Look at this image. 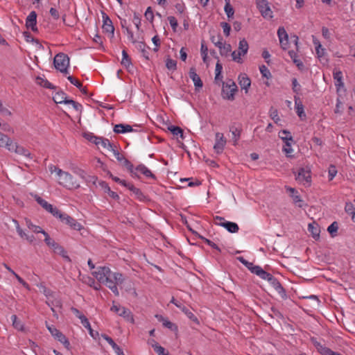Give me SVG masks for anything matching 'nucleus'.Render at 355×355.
Here are the masks:
<instances>
[{
	"label": "nucleus",
	"instance_id": "nucleus-1",
	"mask_svg": "<svg viewBox=\"0 0 355 355\" xmlns=\"http://www.w3.org/2000/svg\"><path fill=\"white\" fill-rule=\"evenodd\" d=\"M49 169L51 173H56L59 184L69 189L79 187V184L73 180V176L69 173L64 171L53 164L49 166Z\"/></svg>",
	"mask_w": 355,
	"mask_h": 355
},
{
	"label": "nucleus",
	"instance_id": "nucleus-2",
	"mask_svg": "<svg viewBox=\"0 0 355 355\" xmlns=\"http://www.w3.org/2000/svg\"><path fill=\"white\" fill-rule=\"evenodd\" d=\"M256 275L264 280H267L275 291L279 294L282 299H286L287 295L285 289L283 288L280 282L273 275L265 271L261 267L255 271Z\"/></svg>",
	"mask_w": 355,
	"mask_h": 355
},
{
	"label": "nucleus",
	"instance_id": "nucleus-3",
	"mask_svg": "<svg viewBox=\"0 0 355 355\" xmlns=\"http://www.w3.org/2000/svg\"><path fill=\"white\" fill-rule=\"evenodd\" d=\"M124 277L120 272H112L110 270L109 271V276H107L105 279V282L103 284H105L116 296H119V292L117 288L118 285H121L124 282Z\"/></svg>",
	"mask_w": 355,
	"mask_h": 355
},
{
	"label": "nucleus",
	"instance_id": "nucleus-4",
	"mask_svg": "<svg viewBox=\"0 0 355 355\" xmlns=\"http://www.w3.org/2000/svg\"><path fill=\"white\" fill-rule=\"evenodd\" d=\"M55 69L63 73H68L69 66V58L67 55L60 53L57 54L53 60Z\"/></svg>",
	"mask_w": 355,
	"mask_h": 355
},
{
	"label": "nucleus",
	"instance_id": "nucleus-5",
	"mask_svg": "<svg viewBox=\"0 0 355 355\" xmlns=\"http://www.w3.org/2000/svg\"><path fill=\"white\" fill-rule=\"evenodd\" d=\"M237 86L232 80L223 82L222 95L223 98L233 101L235 92H237Z\"/></svg>",
	"mask_w": 355,
	"mask_h": 355
},
{
	"label": "nucleus",
	"instance_id": "nucleus-6",
	"mask_svg": "<svg viewBox=\"0 0 355 355\" xmlns=\"http://www.w3.org/2000/svg\"><path fill=\"white\" fill-rule=\"evenodd\" d=\"M46 327L51 333V336L62 343L67 349H69L70 343L67 337L53 325H50L46 322Z\"/></svg>",
	"mask_w": 355,
	"mask_h": 355
},
{
	"label": "nucleus",
	"instance_id": "nucleus-7",
	"mask_svg": "<svg viewBox=\"0 0 355 355\" xmlns=\"http://www.w3.org/2000/svg\"><path fill=\"white\" fill-rule=\"evenodd\" d=\"M295 180L304 186H310L311 182L310 169L308 168H300L295 175Z\"/></svg>",
	"mask_w": 355,
	"mask_h": 355
},
{
	"label": "nucleus",
	"instance_id": "nucleus-8",
	"mask_svg": "<svg viewBox=\"0 0 355 355\" xmlns=\"http://www.w3.org/2000/svg\"><path fill=\"white\" fill-rule=\"evenodd\" d=\"M214 220L216 225L225 227L230 233H236L239 230V225L236 223L226 221L221 216H216Z\"/></svg>",
	"mask_w": 355,
	"mask_h": 355
},
{
	"label": "nucleus",
	"instance_id": "nucleus-9",
	"mask_svg": "<svg viewBox=\"0 0 355 355\" xmlns=\"http://www.w3.org/2000/svg\"><path fill=\"white\" fill-rule=\"evenodd\" d=\"M256 4L264 19H270L273 17L272 11L267 0H256Z\"/></svg>",
	"mask_w": 355,
	"mask_h": 355
},
{
	"label": "nucleus",
	"instance_id": "nucleus-10",
	"mask_svg": "<svg viewBox=\"0 0 355 355\" xmlns=\"http://www.w3.org/2000/svg\"><path fill=\"white\" fill-rule=\"evenodd\" d=\"M85 137L88 141L95 144L98 147L101 146L103 148L107 149L112 148L111 143L107 139L96 137L92 133L85 134Z\"/></svg>",
	"mask_w": 355,
	"mask_h": 355
},
{
	"label": "nucleus",
	"instance_id": "nucleus-11",
	"mask_svg": "<svg viewBox=\"0 0 355 355\" xmlns=\"http://www.w3.org/2000/svg\"><path fill=\"white\" fill-rule=\"evenodd\" d=\"M311 341L312 344L314 345V347L316 348L318 352L320 353L321 355H342L338 352L332 351L329 347L322 345L321 343L318 341L315 338H311Z\"/></svg>",
	"mask_w": 355,
	"mask_h": 355
},
{
	"label": "nucleus",
	"instance_id": "nucleus-12",
	"mask_svg": "<svg viewBox=\"0 0 355 355\" xmlns=\"http://www.w3.org/2000/svg\"><path fill=\"white\" fill-rule=\"evenodd\" d=\"M111 311L115 312L119 315L126 318L127 320H130L131 322H134L133 316L129 309L114 304L111 307Z\"/></svg>",
	"mask_w": 355,
	"mask_h": 355
},
{
	"label": "nucleus",
	"instance_id": "nucleus-13",
	"mask_svg": "<svg viewBox=\"0 0 355 355\" xmlns=\"http://www.w3.org/2000/svg\"><path fill=\"white\" fill-rule=\"evenodd\" d=\"M226 144V139L224 137L223 133L216 132V141L214 146V149L215 152L218 154L222 153L225 146Z\"/></svg>",
	"mask_w": 355,
	"mask_h": 355
},
{
	"label": "nucleus",
	"instance_id": "nucleus-14",
	"mask_svg": "<svg viewBox=\"0 0 355 355\" xmlns=\"http://www.w3.org/2000/svg\"><path fill=\"white\" fill-rule=\"evenodd\" d=\"M60 221L68 225L71 229L79 231L83 228L80 223L67 214H64Z\"/></svg>",
	"mask_w": 355,
	"mask_h": 355
},
{
	"label": "nucleus",
	"instance_id": "nucleus-15",
	"mask_svg": "<svg viewBox=\"0 0 355 355\" xmlns=\"http://www.w3.org/2000/svg\"><path fill=\"white\" fill-rule=\"evenodd\" d=\"M110 268L108 267H98L96 270L92 272V275L97 279L100 283L105 282V279L109 276Z\"/></svg>",
	"mask_w": 355,
	"mask_h": 355
},
{
	"label": "nucleus",
	"instance_id": "nucleus-16",
	"mask_svg": "<svg viewBox=\"0 0 355 355\" xmlns=\"http://www.w3.org/2000/svg\"><path fill=\"white\" fill-rule=\"evenodd\" d=\"M277 35L281 47L286 50L288 46V35L284 27H279L277 30Z\"/></svg>",
	"mask_w": 355,
	"mask_h": 355
},
{
	"label": "nucleus",
	"instance_id": "nucleus-17",
	"mask_svg": "<svg viewBox=\"0 0 355 355\" xmlns=\"http://www.w3.org/2000/svg\"><path fill=\"white\" fill-rule=\"evenodd\" d=\"M37 14L35 11H32L28 15L26 21L27 28H31L33 32L37 31Z\"/></svg>",
	"mask_w": 355,
	"mask_h": 355
},
{
	"label": "nucleus",
	"instance_id": "nucleus-18",
	"mask_svg": "<svg viewBox=\"0 0 355 355\" xmlns=\"http://www.w3.org/2000/svg\"><path fill=\"white\" fill-rule=\"evenodd\" d=\"M103 29L105 32L114 35V27L112 24V20L110 19L107 15L103 12Z\"/></svg>",
	"mask_w": 355,
	"mask_h": 355
},
{
	"label": "nucleus",
	"instance_id": "nucleus-19",
	"mask_svg": "<svg viewBox=\"0 0 355 355\" xmlns=\"http://www.w3.org/2000/svg\"><path fill=\"white\" fill-rule=\"evenodd\" d=\"M10 148H12V151L17 154L23 155L29 159L33 158L31 153L27 149H26L23 146L18 145L17 143H13V141H12V146H10Z\"/></svg>",
	"mask_w": 355,
	"mask_h": 355
},
{
	"label": "nucleus",
	"instance_id": "nucleus-20",
	"mask_svg": "<svg viewBox=\"0 0 355 355\" xmlns=\"http://www.w3.org/2000/svg\"><path fill=\"white\" fill-rule=\"evenodd\" d=\"M189 78L193 80L196 88H201L203 86L202 81L200 76L197 74L195 67H191L189 72Z\"/></svg>",
	"mask_w": 355,
	"mask_h": 355
},
{
	"label": "nucleus",
	"instance_id": "nucleus-21",
	"mask_svg": "<svg viewBox=\"0 0 355 355\" xmlns=\"http://www.w3.org/2000/svg\"><path fill=\"white\" fill-rule=\"evenodd\" d=\"M12 142V140L10 137L0 132V147H5L9 151L12 152V148H10Z\"/></svg>",
	"mask_w": 355,
	"mask_h": 355
},
{
	"label": "nucleus",
	"instance_id": "nucleus-22",
	"mask_svg": "<svg viewBox=\"0 0 355 355\" xmlns=\"http://www.w3.org/2000/svg\"><path fill=\"white\" fill-rule=\"evenodd\" d=\"M136 131L132 127L128 124H116L114 127V132L117 134L125 133L128 132Z\"/></svg>",
	"mask_w": 355,
	"mask_h": 355
},
{
	"label": "nucleus",
	"instance_id": "nucleus-23",
	"mask_svg": "<svg viewBox=\"0 0 355 355\" xmlns=\"http://www.w3.org/2000/svg\"><path fill=\"white\" fill-rule=\"evenodd\" d=\"M99 186L101 187V188L105 192V193H107L108 195L113 199L114 200H119V195L114 192V191H112L111 189H110V187H109L108 184L104 181H101L99 182L98 183Z\"/></svg>",
	"mask_w": 355,
	"mask_h": 355
},
{
	"label": "nucleus",
	"instance_id": "nucleus-24",
	"mask_svg": "<svg viewBox=\"0 0 355 355\" xmlns=\"http://www.w3.org/2000/svg\"><path fill=\"white\" fill-rule=\"evenodd\" d=\"M239 80L241 89H245V93H247L248 88L250 87L251 85L250 79L246 76V74H241L239 76Z\"/></svg>",
	"mask_w": 355,
	"mask_h": 355
},
{
	"label": "nucleus",
	"instance_id": "nucleus-25",
	"mask_svg": "<svg viewBox=\"0 0 355 355\" xmlns=\"http://www.w3.org/2000/svg\"><path fill=\"white\" fill-rule=\"evenodd\" d=\"M237 259L242 263L245 266L248 268V269L256 275V270H257L258 268H261L259 266H254L252 263L248 261L246 259H244L243 257H239L237 258Z\"/></svg>",
	"mask_w": 355,
	"mask_h": 355
},
{
	"label": "nucleus",
	"instance_id": "nucleus-26",
	"mask_svg": "<svg viewBox=\"0 0 355 355\" xmlns=\"http://www.w3.org/2000/svg\"><path fill=\"white\" fill-rule=\"evenodd\" d=\"M35 200L40 206H42L43 209H44L49 213L51 210H52V207L53 205L49 203L47 201L42 198L40 196L35 195Z\"/></svg>",
	"mask_w": 355,
	"mask_h": 355
},
{
	"label": "nucleus",
	"instance_id": "nucleus-27",
	"mask_svg": "<svg viewBox=\"0 0 355 355\" xmlns=\"http://www.w3.org/2000/svg\"><path fill=\"white\" fill-rule=\"evenodd\" d=\"M53 252L62 256L65 261H67L69 263L71 261L70 257L67 255V251L64 249L63 247H62L59 244L56 245V247L53 249Z\"/></svg>",
	"mask_w": 355,
	"mask_h": 355
},
{
	"label": "nucleus",
	"instance_id": "nucleus-28",
	"mask_svg": "<svg viewBox=\"0 0 355 355\" xmlns=\"http://www.w3.org/2000/svg\"><path fill=\"white\" fill-rule=\"evenodd\" d=\"M53 99L55 103H64L67 101V96L63 92H58L53 96Z\"/></svg>",
	"mask_w": 355,
	"mask_h": 355
},
{
	"label": "nucleus",
	"instance_id": "nucleus-29",
	"mask_svg": "<svg viewBox=\"0 0 355 355\" xmlns=\"http://www.w3.org/2000/svg\"><path fill=\"white\" fill-rule=\"evenodd\" d=\"M249 46L248 42L245 40V39H242L240 40L239 44V51L238 53L239 55L243 56L245 55L248 51Z\"/></svg>",
	"mask_w": 355,
	"mask_h": 355
},
{
	"label": "nucleus",
	"instance_id": "nucleus-30",
	"mask_svg": "<svg viewBox=\"0 0 355 355\" xmlns=\"http://www.w3.org/2000/svg\"><path fill=\"white\" fill-rule=\"evenodd\" d=\"M288 54L290 58L292 59L293 62L295 64V65L300 69H302L304 67V64L301 61V60L298 59V56L296 52L294 51H289Z\"/></svg>",
	"mask_w": 355,
	"mask_h": 355
},
{
	"label": "nucleus",
	"instance_id": "nucleus-31",
	"mask_svg": "<svg viewBox=\"0 0 355 355\" xmlns=\"http://www.w3.org/2000/svg\"><path fill=\"white\" fill-rule=\"evenodd\" d=\"M136 170L139 171L141 173L144 174L146 177L155 179V175H153L152 172L146 166L143 164L139 165L136 168Z\"/></svg>",
	"mask_w": 355,
	"mask_h": 355
},
{
	"label": "nucleus",
	"instance_id": "nucleus-32",
	"mask_svg": "<svg viewBox=\"0 0 355 355\" xmlns=\"http://www.w3.org/2000/svg\"><path fill=\"white\" fill-rule=\"evenodd\" d=\"M191 320L193 321L196 324H199V321L197 317L184 304L180 309Z\"/></svg>",
	"mask_w": 355,
	"mask_h": 355
},
{
	"label": "nucleus",
	"instance_id": "nucleus-33",
	"mask_svg": "<svg viewBox=\"0 0 355 355\" xmlns=\"http://www.w3.org/2000/svg\"><path fill=\"white\" fill-rule=\"evenodd\" d=\"M334 78L335 80V86L337 87L338 90L340 87L344 86V84L342 80L343 74H342L341 71H337V72L334 73Z\"/></svg>",
	"mask_w": 355,
	"mask_h": 355
},
{
	"label": "nucleus",
	"instance_id": "nucleus-34",
	"mask_svg": "<svg viewBox=\"0 0 355 355\" xmlns=\"http://www.w3.org/2000/svg\"><path fill=\"white\" fill-rule=\"evenodd\" d=\"M128 189L131 191L135 197L139 200H143L144 199L145 196L141 191L139 189L135 187L133 184L128 185Z\"/></svg>",
	"mask_w": 355,
	"mask_h": 355
},
{
	"label": "nucleus",
	"instance_id": "nucleus-35",
	"mask_svg": "<svg viewBox=\"0 0 355 355\" xmlns=\"http://www.w3.org/2000/svg\"><path fill=\"white\" fill-rule=\"evenodd\" d=\"M122 56L123 58L121 62V64L125 68H129L132 65V62L131 59L125 50H123Z\"/></svg>",
	"mask_w": 355,
	"mask_h": 355
},
{
	"label": "nucleus",
	"instance_id": "nucleus-36",
	"mask_svg": "<svg viewBox=\"0 0 355 355\" xmlns=\"http://www.w3.org/2000/svg\"><path fill=\"white\" fill-rule=\"evenodd\" d=\"M11 320L12 322V326L15 327V329L21 331H24V324L20 320H18L16 315H12L11 316Z\"/></svg>",
	"mask_w": 355,
	"mask_h": 355
},
{
	"label": "nucleus",
	"instance_id": "nucleus-37",
	"mask_svg": "<svg viewBox=\"0 0 355 355\" xmlns=\"http://www.w3.org/2000/svg\"><path fill=\"white\" fill-rule=\"evenodd\" d=\"M26 225L33 232L43 234V232H45L40 226L33 224V223L28 219H26Z\"/></svg>",
	"mask_w": 355,
	"mask_h": 355
},
{
	"label": "nucleus",
	"instance_id": "nucleus-38",
	"mask_svg": "<svg viewBox=\"0 0 355 355\" xmlns=\"http://www.w3.org/2000/svg\"><path fill=\"white\" fill-rule=\"evenodd\" d=\"M36 83L37 84L40 85L42 87L49 88V89H53L54 87L53 85L49 82L46 79H44L42 77H37L36 78Z\"/></svg>",
	"mask_w": 355,
	"mask_h": 355
},
{
	"label": "nucleus",
	"instance_id": "nucleus-39",
	"mask_svg": "<svg viewBox=\"0 0 355 355\" xmlns=\"http://www.w3.org/2000/svg\"><path fill=\"white\" fill-rule=\"evenodd\" d=\"M308 230L311 233L313 238L316 239L319 237L320 230L317 224H309Z\"/></svg>",
	"mask_w": 355,
	"mask_h": 355
},
{
	"label": "nucleus",
	"instance_id": "nucleus-40",
	"mask_svg": "<svg viewBox=\"0 0 355 355\" xmlns=\"http://www.w3.org/2000/svg\"><path fill=\"white\" fill-rule=\"evenodd\" d=\"M43 234L44 236H45L44 238V242L46 243V244L53 248V250L56 247V245H58V243H57L53 239H52L51 238H50L49 235L48 234L47 232H43Z\"/></svg>",
	"mask_w": 355,
	"mask_h": 355
},
{
	"label": "nucleus",
	"instance_id": "nucleus-41",
	"mask_svg": "<svg viewBox=\"0 0 355 355\" xmlns=\"http://www.w3.org/2000/svg\"><path fill=\"white\" fill-rule=\"evenodd\" d=\"M168 129L173 133V135H180L182 139L184 138L183 130L181 128L175 125H170Z\"/></svg>",
	"mask_w": 355,
	"mask_h": 355
},
{
	"label": "nucleus",
	"instance_id": "nucleus-42",
	"mask_svg": "<svg viewBox=\"0 0 355 355\" xmlns=\"http://www.w3.org/2000/svg\"><path fill=\"white\" fill-rule=\"evenodd\" d=\"M279 134H282L283 135H279V137L286 142L293 141V137L291 135V132L288 130H284L279 132Z\"/></svg>",
	"mask_w": 355,
	"mask_h": 355
},
{
	"label": "nucleus",
	"instance_id": "nucleus-43",
	"mask_svg": "<svg viewBox=\"0 0 355 355\" xmlns=\"http://www.w3.org/2000/svg\"><path fill=\"white\" fill-rule=\"evenodd\" d=\"M153 341L155 344L152 345V347L158 355H168V353H165V349L163 347L159 345L155 340Z\"/></svg>",
	"mask_w": 355,
	"mask_h": 355
},
{
	"label": "nucleus",
	"instance_id": "nucleus-44",
	"mask_svg": "<svg viewBox=\"0 0 355 355\" xmlns=\"http://www.w3.org/2000/svg\"><path fill=\"white\" fill-rule=\"evenodd\" d=\"M345 211L352 216V219L355 220V207L352 202H347L345 207Z\"/></svg>",
	"mask_w": 355,
	"mask_h": 355
},
{
	"label": "nucleus",
	"instance_id": "nucleus-45",
	"mask_svg": "<svg viewBox=\"0 0 355 355\" xmlns=\"http://www.w3.org/2000/svg\"><path fill=\"white\" fill-rule=\"evenodd\" d=\"M295 102L296 105V112L297 115L302 118V116H305V114L304 112V107L301 102L297 103V99L295 97Z\"/></svg>",
	"mask_w": 355,
	"mask_h": 355
},
{
	"label": "nucleus",
	"instance_id": "nucleus-46",
	"mask_svg": "<svg viewBox=\"0 0 355 355\" xmlns=\"http://www.w3.org/2000/svg\"><path fill=\"white\" fill-rule=\"evenodd\" d=\"M225 12L227 14V17L232 18L233 17L234 10L232 8V6L230 5V1H225V6L224 8Z\"/></svg>",
	"mask_w": 355,
	"mask_h": 355
},
{
	"label": "nucleus",
	"instance_id": "nucleus-47",
	"mask_svg": "<svg viewBox=\"0 0 355 355\" xmlns=\"http://www.w3.org/2000/svg\"><path fill=\"white\" fill-rule=\"evenodd\" d=\"M230 132H232V135L233 136V139H234V144L236 145L237 141L240 138L241 130L239 129H238L237 128L232 127L230 128Z\"/></svg>",
	"mask_w": 355,
	"mask_h": 355
},
{
	"label": "nucleus",
	"instance_id": "nucleus-48",
	"mask_svg": "<svg viewBox=\"0 0 355 355\" xmlns=\"http://www.w3.org/2000/svg\"><path fill=\"white\" fill-rule=\"evenodd\" d=\"M220 53L221 55L227 56L228 55L229 53L232 50V46L230 44H223L221 47L219 48Z\"/></svg>",
	"mask_w": 355,
	"mask_h": 355
},
{
	"label": "nucleus",
	"instance_id": "nucleus-49",
	"mask_svg": "<svg viewBox=\"0 0 355 355\" xmlns=\"http://www.w3.org/2000/svg\"><path fill=\"white\" fill-rule=\"evenodd\" d=\"M166 67L168 70L175 71L177 68V62L168 58L166 61Z\"/></svg>",
	"mask_w": 355,
	"mask_h": 355
},
{
	"label": "nucleus",
	"instance_id": "nucleus-50",
	"mask_svg": "<svg viewBox=\"0 0 355 355\" xmlns=\"http://www.w3.org/2000/svg\"><path fill=\"white\" fill-rule=\"evenodd\" d=\"M270 311H271L270 316L272 318H275L277 320H283L284 319L283 314L277 309H276L275 307H272Z\"/></svg>",
	"mask_w": 355,
	"mask_h": 355
},
{
	"label": "nucleus",
	"instance_id": "nucleus-51",
	"mask_svg": "<svg viewBox=\"0 0 355 355\" xmlns=\"http://www.w3.org/2000/svg\"><path fill=\"white\" fill-rule=\"evenodd\" d=\"M338 229V225L337 222H333L327 228L328 232L331 235V236H334L336 234V232Z\"/></svg>",
	"mask_w": 355,
	"mask_h": 355
},
{
	"label": "nucleus",
	"instance_id": "nucleus-52",
	"mask_svg": "<svg viewBox=\"0 0 355 355\" xmlns=\"http://www.w3.org/2000/svg\"><path fill=\"white\" fill-rule=\"evenodd\" d=\"M198 237L202 240L205 243L211 246L212 248L216 250L219 252H220V248L214 242H212L211 240L206 239L205 237L198 235Z\"/></svg>",
	"mask_w": 355,
	"mask_h": 355
},
{
	"label": "nucleus",
	"instance_id": "nucleus-53",
	"mask_svg": "<svg viewBox=\"0 0 355 355\" xmlns=\"http://www.w3.org/2000/svg\"><path fill=\"white\" fill-rule=\"evenodd\" d=\"M81 281L84 284L89 286L90 287L94 286V285L96 284L95 279L89 276H83L81 278Z\"/></svg>",
	"mask_w": 355,
	"mask_h": 355
},
{
	"label": "nucleus",
	"instance_id": "nucleus-54",
	"mask_svg": "<svg viewBox=\"0 0 355 355\" xmlns=\"http://www.w3.org/2000/svg\"><path fill=\"white\" fill-rule=\"evenodd\" d=\"M66 104H69V105H71V106L73 107V108L76 110V111H80L81 112L82 109H83V106L81 104H80L78 102H76L75 101L72 100V99H68L67 101H66Z\"/></svg>",
	"mask_w": 355,
	"mask_h": 355
},
{
	"label": "nucleus",
	"instance_id": "nucleus-55",
	"mask_svg": "<svg viewBox=\"0 0 355 355\" xmlns=\"http://www.w3.org/2000/svg\"><path fill=\"white\" fill-rule=\"evenodd\" d=\"M269 113H270V116L275 121V123H277L280 120L279 115H278V111L277 109H275L272 107H270Z\"/></svg>",
	"mask_w": 355,
	"mask_h": 355
},
{
	"label": "nucleus",
	"instance_id": "nucleus-56",
	"mask_svg": "<svg viewBox=\"0 0 355 355\" xmlns=\"http://www.w3.org/2000/svg\"><path fill=\"white\" fill-rule=\"evenodd\" d=\"M49 213L51 214L54 217L59 218L60 220L62 219V218L63 217V216L65 214V213H62L60 211V210H59L57 207H53V206L52 207V210H51L49 211Z\"/></svg>",
	"mask_w": 355,
	"mask_h": 355
},
{
	"label": "nucleus",
	"instance_id": "nucleus-57",
	"mask_svg": "<svg viewBox=\"0 0 355 355\" xmlns=\"http://www.w3.org/2000/svg\"><path fill=\"white\" fill-rule=\"evenodd\" d=\"M223 70V66L219 62H218L216 64V76H215V80L217 81L218 80H221L222 76H220V73Z\"/></svg>",
	"mask_w": 355,
	"mask_h": 355
},
{
	"label": "nucleus",
	"instance_id": "nucleus-58",
	"mask_svg": "<svg viewBox=\"0 0 355 355\" xmlns=\"http://www.w3.org/2000/svg\"><path fill=\"white\" fill-rule=\"evenodd\" d=\"M146 44L143 42H139L137 45V48L141 51L142 55L147 60L149 59L148 58V53L145 49Z\"/></svg>",
	"mask_w": 355,
	"mask_h": 355
},
{
	"label": "nucleus",
	"instance_id": "nucleus-59",
	"mask_svg": "<svg viewBox=\"0 0 355 355\" xmlns=\"http://www.w3.org/2000/svg\"><path fill=\"white\" fill-rule=\"evenodd\" d=\"M283 151L286 153L287 157H292L291 153H293V150L290 142L285 143L283 147Z\"/></svg>",
	"mask_w": 355,
	"mask_h": 355
},
{
	"label": "nucleus",
	"instance_id": "nucleus-60",
	"mask_svg": "<svg viewBox=\"0 0 355 355\" xmlns=\"http://www.w3.org/2000/svg\"><path fill=\"white\" fill-rule=\"evenodd\" d=\"M259 70L263 77H265L268 79L271 78V73H270L269 69L265 65H261L259 67Z\"/></svg>",
	"mask_w": 355,
	"mask_h": 355
},
{
	"label": "nucleus",
	"instance_id": "nucleus-61",
	"mask_svg": "<svg viewBox=\"0 0 355 355\" xmlns=\"http://www.w3.org/2000/svg\"><path fill=\"white\" fill-rule=\"evenodd\" d=\"M168 20L169 21V24H170L173 31L174 32H175L177 30V27L178 26V23L176 18L173 16H169L168 17Z\"/></svg>",
	"mask_w": 355,
	"mask_h": 355
},
{
	"label": "nucleus",
	"instance_id": "nucleus-62",
	"mask_svg": "<svg viewBox=\"0 0 355 355\" xmlns=\"http://www.w3.org/2000/svg\"><path fill=\"white\" fill-rule=\"evenodd\" d=\"M160 318H162L163 321V325L165 327L170 329L171 330H177V326L175 324L167 320H164L162 316H160Z\"/></svg>",
	"mask_w": 355,
	"mask_h": 355
},
{
	"label": "nucleus",
	"instance_id": "nucleus-63",
	"mask_svg": "<svg viewBox=\"0 0 355 355\" xmlns=\"http://www.w3.org/2000/svg\"><path fill=\"white\" fill-rule=\"evenodd\" d=\"M220 26L222 27V28L223 30V33L225 35V36H227V37L229 36L230 31H231L230 25L227 22H221Z\"/></svg>",
	"mask_w": 355,
	"mask_h": 355
},
{
	"label": "nucleus",
	"instance_id": "nucleus-64",
	"mask_svg": "<svg viewBox=\"0 0 355 355\" xmlns=\"http://www.w3.org/2000/svg\"><path fill=\"white\" fill-rule=\"evenodd\" d=\"M211 41L215 44L216 46H217L218 49L221 47L223 43V39L220 37H215L211 36Z\"/></svg>",
	"mask_w": 355,
	"mask_h": 355
}]
</instances>
